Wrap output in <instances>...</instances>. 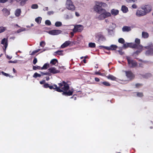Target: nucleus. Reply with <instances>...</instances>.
<instances>
[{"mask_svg": "<svg viewBox=\"0 0 153 153\" xmlns=\"http://www.w3.org/2000/svg\"><path fill=\"white\" fill-rule=\"evenodd\" d=\"M59 86L54 84L53 85H49V88L50 89H53L59 92H62V94L65 96H70L72 95L73 91L69 90V85L66 82L63 81L58 84Z\"/></svg>", "mask_w": 153, "mask_h": 153, "instance_id": "obj_1", "label": "nucleus"}, {"mask_svg": "<svg viewBox=\"0 0 153 153\" xmlns=\"http://www.w3.org/2000/svg\"><path fill=\"white\" fill-rule=\"evenodd\" d=\"M107 7V5L105 3L101 2H97L94 7V9L95 11L97 13L100 14L102 12L105 11V10L102 8L103 7Z\"/></svg>", "mask_w": 153, "mask_h": 153, "instance_id": "obj_2", "label": "nucleus"}, {"mask_svg": "<svg viewBox=\"0 0 153 153\" xmlns=\"http://www.w3.org/2000/svg\"><path fill=\"white\" fill-rule=\"evenodd\" d=\"M128 47L138 49L140 51H137L136 52V53L138 54L140 53L141 51H142L143 47L141 45H136V44L133 43H128Z\"/></svg>", "mask_w": 153, "mask_h": 153, "instance_id": "obj_3", "label": "nucleus"}, {"mask_svg": "<svg viewBox=\"0 0 153 153\" xmlns=\"http://www.w3.org/2000/svg\"><path fill=\"white\" fill-rule=\"evenodd\" d=\"M126 59L128 66L130 68H134L137 67V64L135 60L131 59L129 57H127Z\"/></svg>", "mask_w": 153, "mask_h": 153, "instance_id": "obj_4", "label": "nucleus"}, {"mask_svg": "<svg viewBox=\"0 0 153 153\" xmlns=\"http://www.w3.org/2000/svg\"><path fill=\"white\" fill-rule=\"evenodd\" d=\"M66 7L69 10L72 11L75 10V7L71 0H67L66 4Z\"/></svg>", "mask_w": 153, "mask_h": 153, "instance_id": "obj_5", "label": "nucleus"}, {"mask_svg": "<svg viewBox=\"0 0 153 153\" xmlns=\"http://www.w3.org/2000/svg\"><path fill=\"white\" fill-rule=\"evenodd\" d=\"M96 39L99 43L101 41H103L105 40V37L103 35L102 33L100 32L95 34Z\"/></svg>", "mask_w": 153, "mask_h": 153, "instance_id": "obj_6", "label": "nucleus"}, {"mask_svg": "<svg viewBox=\"0 0 153 153\" xmlns=\"http://www.w3.org/2000/svg\"><path fill=\"white\" fill-rule=\"evenodd\" d=\"M145 48L148 49L145 52V54L147 56L152 55H153V45L151 44L148 46L145 47Z\"/></svg>", "mask_w": 153, "mask_h": 153, "instance_id": "obj_7", "label": "nucleus"}, {"mask_svg": "<svg viewBox=\"0 0 153 153\" xmlns=\"http://www.w3.org/2000/svg\"><path fill=\"white\" fill-rule=\"evenodd\" d=\"M124 72L126 76L129 80H131L134 78L135 75L131 71H124Z\"/></svg>", "mask_w": 153, "mask_h": 153, "instance_id": "obj_8", "label": "nucleus"}, {"mask_svg": "<svg viewBox=\"0 0 153 153\" xmlns=\"http://www.w3.org/2000/svg\"><path fill=\"white\" fill-rule=\"evenodd\" d=\"M141 8L145 12V13L146 14L151 11L152 7L150 5L147 4L142 6L141 7Z\"/></svg>", "mask_w": 153, "mask_h": 153, "instance_id": "obj_9", "label": "nucleus"}, {"mask_svg": "<svg viewBox=\"0 0 153 153\" xmlns=\"http://www.w3.org/2000/svg\"><path fill=\"white\" fill-rule=\"evenodd\" d=\"M83 27L81 25H77L74 26L73 31L74 33L78 32H81L83 30Z\"/></svg>", "mask_w": 153, "mask_h": 153, "instance_id": "obj_10", "label": "nucleus"}, {"mask_svg": "<svg viewBox=\"0 0 153 153\" xmlns=\"http://www.w3.org/2000/svg\"><path fill=\"white\" fill-rule=\"evenodd\" d=\"M99 47L100 48V49L104 48L108 50H115L117 48V46L114 45H112L110 47H106L104 46H99Z\"/></svg>", "mask_w": 153, "mask_h": 153, "instance_id": "obj_11", "label": "nucleus"}, {"mask_svg": "<svg viewBox=\"0 0 153 153\" xmlns=\"http://www.w3.org/2000/svg\"><path fill=\"white\" fill-rule=\"evenodd\" d=\"M62 31L59 30H50L49 31L48 33L51 35H56L61 33Z\"/></svg>", "mask_w": 153, "mask_h": 153, "instance_id": "obj_12", "label": "nucleus"}, {"mask_svg": "<svg viewBox=\"0 0 153 153\" xmlns=\"http://www.w3.org/2000/svg\"><path fill=\"white\" fill-rule=\"evenodd\" d=\"M1 44L4 45V48H3L4 52H6V49L8 46V40L5 38L3 39L1 42Z\"/></svg>", "mask_w": 153, "mask_h": 153, "instance_id": "obj_13", "label": "nucleus"}, {"mask_svg": "<svg viewBox=\"0 0 153 153\" xmlns=\"http://www.w3.org/2000/svg\"><path fill=\"white\" fill-rule=\"evenodd\" d=\"M136 15L138 17H140L145 16L146 14L145 13V12H144V10H137L136 11Z\"/></svg>", "mask_w": 153, "mask_h": 153, "instance_id": "obj_14", "label": "nucleus"}, {"mask_svg": "<svg viewBox=\"0 0 153 153\" xmlns=\"http://www.w3.org/2000/svg\"><path fill=\"white\" fill-rule=\"evenodd\" d=\"M48 70L51 73L53 74L58 73L60 72V71L57 70L54 67L50 68L48 69Z\"/></svg>", "mask_w": 153, "mask_h": 153, "instance_id": "obj_15", "label": "nucleus"}, {"mask_svg": "<svg viewBox=\"0 0 153 153\" xmlns=\"http://www.w3.org/2000/svg\"><path fill=\"white\" fill-rule=\"evenodd\" d=\"M71 43L70 41H65L63 43L61 46V48H64L68 46Z\"/></svg>", "mask_w": 153, "mask_h": 153, "instance_id": "obj_16", "label": "nucleus"}, {"mask_svg": "<svg viewBox=\"0 0 153 153\" xmlns=\"http://www.w3.org/2000/svg\"><path fill=\"white\" fill-rule=\"evenodd\" d=\"M111 12L112 15L115 16L118 14L119 11L117 10L113 9L111 10Z\"/></svg>", "mask_w": 153, "mask_h": 153, "instance_id": "obj_17", "label": "nucleus"}, {"mask_svg": "<svg viewBox=\"0 0 153 153\" xmlns=\"http://www.w3.org/2000/svg\"><path fill=\"white\" fill-rule=\"evenodd\" d=\"M106 77L109 79L111 80H112L115 81L117 79V78L113 75L111 74H109V75Z\"/></svg>", "mask_w": 153, "mask_h": 153, "instance_id": "obj_18", "label": "nucleus"}, {"mask_svg": "<svg viewBox=\"0 0 153 153\" xmlns=\"http://www.w3.org/2000/svg\"><path fill=\"white\" fill-rule=\"evenodd\" d=\"M121 10L124 13H126L128 11V7L125 5H123L122 6Z\"/></svg>", "mask_w": 153, "mask_h": 153, "instance_id": "obj_19", "label": "nucleus"}, {"mask_svg": "<svg viewBox=\"0 0 153 153\" xmlns=\"http://www.w3.org/2000/svg\"><path fill=\"white\" fill-rule=\"evenodd\" d=\"M149 36L148 33L146 32H143L142 33V37L144 38H147Z\"/></svg>", "mask_w": 153, "mask_h": 153, "instance_id": "obj_20", "label": "nucleus"}, {"mask_svg": "<svg viewBox=\"0 0 153 153\" xmlns=\"http://www.w3.org/2000/svg\"><path fill=\"white\" fill-rule=\"evenodd\" d=\"M103 14H104V16L105 17V18L111 16V13L108 12H106L105 10L104 12H102Z\"/></svg>", "mask_w": 153, "mask_h": 153, "instance_id": "obj_21", "label": "nucleus"}, {"mask_svg": "<svg viewBox=\"0 0 153 153\" xmlns=\"http://www.w3.org/2000/svg\"><path fill=\"white\" fill-rule=\"evenodd\" d=\"M131 30V29L129 27L124 26L122 28V30L123 32H128Z\"/></svg>", "mask_w": 153, "mask_h": 153, "instance_id": "obj_22", "label": "nucleus"}, {"mask_svg": "<svg viewBox=\"0 0 153 153\" xmlns=\"http://www.w3.org/2000/svg\"><path fill=\"white\" fill-rule=\"evenodd\" d=\"M21 10L20 9H17L15 13V15L17 17H18L20 15L21 13Z\"/></svg>", "mask_w": 153, "mask_h": 153, "instance_id": "obj_23", "label": "nucleus"}, {"mask_svg": "<svg viewBox=\"0 0 153 153\" xmlns=\"http://www.w3.org/2000/svg\"><path fill=\"white\" fill-rule=\"evenodd\" d=\"M63 52V51L62 50H58L57 51L55 52L54 53V55H55L56 54H57L60 55H63L62 52Z\"/></svg>", "mask_w": 153, "mask_h": 153, "instance_id": "obj_24", "label": "nucleus"}, {"mask_svg": "<svg viewBox=\"0 0 153 153\" xmlns=\"http://www.w3.org/2000/svg\"><path fill=\"white\" fill-rule=\"evenodd\" d=\"M49 67V64L48 63L45 64L41 68V69L42 70H45L47 69Z\"/></svg>", "mask_w": 153, "mask_h": 153, "instance_id": "obj_25", "label": "nucleus"}, {"mask_svg": "<svg viewBox=\"0 0 153 153\" xmlns=\"http://www.w3.org/2000/svg\"><path fill=\"white\" fill-rule=\"evenodd\" d=\"M105 18V17L103 13H102L98 17V19L100 20H103Z\"/></svg>", "mask_w": 153, "mask_h": 153, "instance_id": "obj_26", "label": "nucleus"}, {"mask_svg": "<svg viewBox=\"0 0 153 153\" xmlns=\"http://www.w3.org/2000/svg\"><path fill=\"white\" fill-rule=\"evenodd\" d=\"M57 62V60L56 59H53L51 60L50 62V63L53 65H55Z\"/></svg>", "mask_w": 153, "mask_h": 153, "instance_id": "obj_27", "label": "nucleus"}, {"mask_svg": "<svg viewBox=\"0 0 153 153\" xmlns=\"http://www.w3.org/2000/svg\"><path fill=\"white\" fill-rule=\"evenodd\" d=\"M42 20V18L40 17H38L36 18L35 19V21L38 24H39L41 22V21Z\"/></svg>", "mask_w": 153, "mask_h": 153, "instance_id": "obj_28", "label": "nucleus"}, {"mask_svg": "<svg viewBox=\"0 0 153 153\" xmlns=\"http://www.w3.org/2000/svg\"><path fill=\"white\" fill-rule=\"evenodd\" d=\"M89 47L91 48H95L96 47V45L94 43L90 42L88 44Z\"/></svg>", "mask_w": 153, "mask_h": 153, "instance_id": "obj_29", "label": "nucleus"}, {"mask_svg": "<svg viewBox=\"0 0 153 153\" xmlns=\"http://www.w3.org/2000/svg\"><path fill=\"white\" fill-rule=\"evenodd\" d=\"M39 72L41 74V76H44V75H48V76H50V74L48 72H46V73H44L41 71H40Z\"/></svg>", "mask_w": 153, "mask_h": 153, "instance_id": "obj_30", "label": "nucleus"}, {"mask_svg": "<svg viewBox=\"0 0 153 153\" xmlns=\"http://www.w3.org/2000/svg\"><path fill=\"white\" fill-rule=\"evenodd\" d=\"M55 25L57 27L61 26L62 25V23L60 22H56L55 23Z\"/></svg>", "mask_w": 153, "mask_h": 153, "instance_id": "obj_31", "label": "nucleus"}, {"mask_svg": "<svg viewBox=\"0 0 153 153\" xmlns=\"http://www.w3.org/2000/svg\"><path fill=\"white\" fill-rule=\"evenodd\" d=\"M41 76V75L39 74L36 72L35 73L33 76V77L35 78H36L38 77H40Z\"/></svg>", "mask_w": 153, "mask_h": 153, "instance_id": "obj_32", "label": "nucleus"}, {"mask_svg": "<svg viewBox=\"0 0 153 153\" xmlns=\"http://www.w3.org/2000/svg\"><path fill=\"white\" fill-rule=\"evenodd\" d=\"M137 95L139 97H142L143 96V94L142 92H136Z\"/></svg>", "mask_w": 153, "mask_h": 153, "instance_id": "obj_33", "label": "nucleus"}, {"mask_svg": "<svg viewBox=\"0 0 153 153\" xmlns=\"http://www.w3.org/2000/svg\"><path fill=\"white\" fill-rule=\"evenodd\" d=\"M26 30V29L25 28H22L20 29H19L17 31V32L18 33H19L22 31H25Z\"/></svg>", "mask_w": 153, "mask_h": 153, "instance_id": "obj_34", "label": "nucleus"}, {"mask_svg": "<svg viewBox=\"0 0 153 153\" xmlns=\"http://www.w3.org/2000/svg\"><path fill=\"white\" fill-rule=\"evenodd\" d=\"M119 43L123 44L125 43V40L122 38H120L118 39Z\"/></svg>", "mask_w": 153, "mask_h": 153, "instance_id": "obj_35", "label": "nucleus"}, {"mask_svg": "<svg viewBox=\"0 0 153 153\" xmlns=\"http://www.w3.org/2000/svg\"><path fill=\"white\" fill-rule=\"evenodd\" d=\"M102 83L106 86H110L111 84L108 82H102Z\"/></svg>", "mask_w": 153, "mask_h": 153, "instance_id": "obj_36", "label": "nucleus"}, {"mask_svg": "<svg viewBox=\"0 0 153 153\" xmlns=\"http://www.w3.org/2000/svg\"><path fill=\"white\" fill-rule=\"evenodd\" d=\"M135 42L136 43L135 44L136 45H140V40L138 38H136L135 40Z\"/></svg>", "mask_w": 153, "mask_h": 153, "instance_id": "obj_37", "label": "nucleus"}, {"mask_svg": "<svg viewBox=\"0 0 153 153\" xmlns=\"http://www.w3.org/2000/svg\"><path fill=\"white\" fill-rule=\"evenodd\" d=\"M41 68L39 66H33V70H36L37 69H41Z\"/></svg>", "mask_w": 153, "mask_h": 153, "instance_id": "obj_38", "label": "nucleus"}, {"mask_svg": "<svg viewBox=\"0 0 153 153\" xmlns=\"http://www.w3.org/2000/svg\"><path fill=\"white\" fill-rule=\"evenodd\" d=\"M38 7V6L37 4H33L31 6V8L33 9H37Z\"/></svg>", "mask_w": 153, "mask_h": 153, "instance_id": "obj_39", "label": "nucleus"}, {"mask_svg": "<svg viewBox=\"0 0 153 153\" xmlns=\"http://www.w3.org/2000/svg\"><path fill=\"white\" fill-rule=\"evenodd\" d=\"M6 29L5 27H0V33L4 32Z\"/></svg>", "mask_w": 153, "mask_h": 153, "instance_id": "obj_40", "label": "nucleus"}, {"mask_svg": "<svg viewBox=\"0 0 153 153\" xmlns=\"http://www.w3.org/2000/svg\"><path fill=\"white\" fill-rule=\"evenodd\" d=\"M45 45V43L44 41H42L40 43V45L42 47H44Z\"/></svg>", "mask_w": 153, "mask_h": 153, "instance_id": "obj_41", "label": "nucleus"}, {"mask_svg": "<svg viewBox=\"0 0 153 153\" xmlns=\"http://www.w3.org/2000/svg\"><path fill=\"white\" fill-rule=\"evenodd\" d=\"M45 24L46 25H51V23L50 21L49 20H47L45 21Z\"/></svg>", "mask_w": 153, "mask_h": 153, "instance_id": "obj_42", "label": "nucleus"}, {"mask_svg": "<svg viewBox=\"0 0 153 153\" xmlns=\"http://www.w3.org/2000/svg\"><path fill=\"white\" fill-rule=\"evenodd\" d=\"M40 50L39 49L38 50L34 51H33L30 54V55H34L36 53L40 51Z\"/></svg>", "mask_w": 153, "mask_h": 153, "instance_id": "obj_43", "label": "nucleus"}, {"mask_svg": "<svg viewBox=\"0 0 153 153\" xmlns=\"http://www.w3.org/2000/svg\"><path fill=\"white\" fill-rule=\"evenodd\" d=\"M128 43H126L123 44V47L125 48H126L128 47Z\"/></svg>", "mask_w": 153, "mask_h": 153, "instance_id": "obj_44", "label": "nucleus"}, {"mask_svg": "<svg viewBox=\"0 0 153 153\" xmlns=\"http://www.w3.org/2000/svg\"><path fill=\"white\" fill-rule=\"evenodd\" d=\"M126 1L128 3H131L132 2H135L137 1V0H126Z\"/></svg>", "mask_w": 153, "mask_h": 153, "instance_id": "obj_45", "label": "nucleus"}, {"mask_svg": "<svg viewBox=\"0 0 153 153\" xmlns=\"http://www.w3.org/2000/svg\"><path fill=\"white\" fill-rule=\"evenodd\" d=\"M43 87L45 88H49V84L47 83H45L43 85Z\"/></svg>", "mask_w": 153, "mask_h": 153, "instance_id": "obj_46", "label": "nucleus"}, {"mask_svg": "<svg viewBox=\"0 0 153 153\" xmlns=\"http://www.w3.org/2000/svg\"><path fill=\"white\" fill-rule=\"evenodd\" d=\"M26 2L23 0H22L21 2L20 3V4L21 5L23 6L25 4Z\"/></svg>", "mask_w": 153, "mask_h": 153, "instance_id": "obj_47", "label": "nucleus"}, {"mask_svg": "<svg viewBox=\"0 0 153 153\" xmlns=\"http://www.w3.org/2000/svg\"><path fill=\"white\" fill-rule=\"evenodd\" d=\"M37 62V59L36 58H34L33 61V63L35 65Z\"/></svg>", "mask_w": 153, "mask_h": 153, "instance_id": "obj_48", "label": "nucleus"}, {"mask_svg": "<svg viewBox=\"0 0 153 153\" xmlns=\"http://www.w3.org/2000/svg\"><path fill=\"white\" fill-rule=\"evenodd\" d=\"M17 62H18L17 60H15L14 61H12L11 60L9 61H8V63H16Z\"/></svg>", "mask_w": 153, "mask_h": 153, "instance_id": "obj_49", "label": "nucleus"}, {"mask_svg": "<svg viewBox=\"0 0 153 153\" xmlns=\"http://www.w3.org/2000/svg\"><path fill=\"white\" fill-rule=\"evenodd\" d=\"M1 73L3 75L6 76H9V74H8L6 73L3 71H2L1 72Z\"/></svg>", "mask_w": 153, "mask_h": 153, "instance_id": "obj_50", "label": "nucleus"}, {"mask_svg": "<svg viewBox=\"0 0 153 153\" xmlns=\"http://www.w3.org/2000/svg\"><path fill=\"white\" fill-rule=\"evenodd\" d=\"M142 86V85L140 83H137L135 85V86L137 88H138L140 86Z\"/></svg>", "mask_w": 153, "mask_h": 153, "instance_id": "obj_51", "label": "nucleus"}, {"mask_svg": "<svg viewBox=\"0 0 153 153\" xmlns=\"http://www.w3.org/2000/svg\"><path fill=\"white\" fill-rule=\"evenodd\" d=\"M132 8L134 9H136L137 8V6L135 4H133L131 6Z\"/></svg>", "mask_w": 153, "mask_h": 153, "instance_id": "obj_52", "label": "nucleus"}, {"mask_svg": "<svg viewBox=\"0 0 153 153\" xmlns=\"http://www.w3.org/2000/svg\"><path fill=\"white\" fill-rule=\"evenodd\" d=\"M8 0H0V3H4L8 1Z\"/></svg>", "mask_w": 153, "mask_h": 153, "instance_id": "obj_53", "label": "nucleus"}, {"mask_svg": "<svg viewBox=\"0 0 153 153\" xmlns=\"http://www.w3.org/2000/svg\"><path fill=\"white\" fill-rule=\"evenodd\" d=\"M45 80H43L40 82V83L42 85L43 84L45 83Z\"/></svg>", "mask_w": 153, "mask_h": 153, "instance_id": "obj_54", "label": "nucleus"}, {"mask_svg": "<svg viewBox=\"0 0 153 153\" xmlns=\"http://www.w3.org/2000/svg\"><path fill=\"white\" fill-rule=\"evenodd\" d=\"M95 80L96 82H98L100 81V79L99 78L97 77H95Z\"/></svg>", "mask_w": 153, "mask_h": 153, "instance_id": "obj_55", "label": "nucleus"}, {"mask_svg": "<svg viewBox=\"0 0 153 153\" xmlns=\"http://www.w3.org/2000/svg\"><path fill=\"white\" fill-rule=\"evenodd\" d=\"M95 74L96 75H102V74L101 73L99 72H97L95 73Z\"/></svg>", "mask_w": 153, "mask_h": 153, "instance_id": "obj_56", "label": "nucleus"}, {"mask_svg": "<svg viewBox=\"0 0 153 153\" xmlns=\"http://www.w3.org/2000/svg\"><path fill=\"white\" fill-rule=\"evenodd\" d=\"M47 13H48V15H51V14H53V11H48V12Z\"/></svg>", "mask_w": 153, "mask_h": 153, "instance_id": "obj_57", "label": "nucleus"}, {"mask_svg": "<svg viewBox=\"0 0 153 153\" xmlns=\"http://www.w3.org/2000/svg\"><path fill=\"white\" fill-rule=\"evenodd\" d=\"M75 14H76V15L77 16H79V14L78 13H77V12H75Z\"/></svg>", "mask_w": 153, "mask_h": 153, "instance_id": "obj_58", "label": "nucleus"}, {"mask_svg": "<svg viewBox=\"0 0 153 153\" xmlns=\"http://www.w3.org/2000/svg\"><path fill=\"white\" fill-rule=\"evenodd\" d=\"M45 78H46V80H47V81H48L49 80V76H46L45 77Z\"/></svg>", "mask_w": 153, "mask_h": 153, "instance_id": "obj_59", "label": "nucleus"}, {"mask_svg": "<svg viewBox=\"0 0 153 153\" xmlns=\"http://www.w3.org/2000/svg\"><path fill=\"white\" fill-rule=\"evenodd\" d=\"M119 52L120 55H122L123 54V53L120 51H119Z\"/></svg>", "mask_w": 153, "mask_h": 153, "instance_id": "obj_60", "label": "nucleus"}, {"mask_svg": "<svg viewBox=\"0 0 153 153\" xmlns=\"http://www.w3.org/2000/svg\"><path fill=\"white\" fill-rule=\"evenodd\" d=\"M3 10L4 11H6V12H7V13H9V12L6 9H3Z\"/></svg>", "mask_w": 153, "mask_h": 153, "instance_id": "obj_61", "label": "nucleus"}, {"mask_svg": "<svg viewBox=\"0 0 153 153\" xmlns=\"http://www.w3.org/2000/svg\"><path fill=\"white\" fill-rule=\"evenodd\" d=\"M83 61L84 63H86V60L85 59H84Z\"/></svg>", "mask_w": 153, "mask_h": 153, "instance_id": "obj_62", "label": "nucleus"}, {"mask_svg": "<svg viewBox=\"0 0 153 153\" xmlns=\"http://www.w3.org/2000/svg\"><path fill=\"white\" fill-rule=\"evenodd\" d=\"M71 35L72 36H74V33L72 32H71Z\"/></svg>", "mask_w": 153, "mask_h": 153, "instance_id": "obj_63", "label": "nucleus"}, {"mask_svg": "<svg viewBox=\"0 0 153 153\" xmlns=\"http://www.w3.org/2000/svg\"><path fill=\"white\" fill-rule=\"evenodd\" d=\"M13 71L15 73H16V70L14 68H13Z\"/></svg>", "mask_w": 153, "mask_h": 153, "instance_id": "obj_64", "label": "nucleus"}]
</instances>
